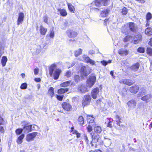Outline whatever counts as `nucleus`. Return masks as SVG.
<instances>
[{"instance_id": "obj_1", "label": "nucleus", "mask_w": 152, "mask_h": 152, "mask_svg": "<svg viewBox=\"0 0 152 152\" xmlns=\"http://www.w3.org/2000/svg\"><path fill=\"white\" fill-rule=\"evenodd\" d=\"M90 134L92 138V140L90 142L92 147L94 146V145L93 144V143L98 142V143H101V138L99 134L93 132L91 133Z\"/></svg>"}, {"instance_id": "obj_2", "label": "nucleus", "mask_w": 152, "mask_h": 152, "mask_svg": "<svg viewBox=\"0 0 152 152\" xmlns=\"http://www.w3.org/2000/svg\"><path fill=\"white\" fill-rule=\"evenodd\" d=\"M96 77L94 74H91L87 80V85L89 87H91L94 84L96 80Z\"/></svg>"}, {"instance_id": "obj_3", "label": "nucleus", "mask_w": 152, "mask_h": 152, "mask_svg": "<svg viewBox=\"0 0 152 152\" xmlns=\"http://www.w3.org/2000/svg\"><path fill=\"white\" fill-rule=\"evenodd\" d=\"M91 98L89 95H85L82 101V105L83 107L87 106L91 102Z\"/></svg>"}, {"instance_id": "obj_4", "label": "nucleus", "mask_w": 152, "mask_h": 152, "mask_svg": "<svg viewBox=\"0 0 152 152\" xmlns=\"http://www.w3.org/2000/svg\"><path fill=\"white\" fill-rule=\"evenodd\" d=\"M132 43L136 44L142 41V36L140 33H138L133 37Z\"/></svg>"}, {"instance_id": "obj_5", "label": "nucleus", "mask_w": 152, "mask_h": 152, "mask_svg": "<svg viewBox=\"0 0 152 152\" xmlns=\"http://www.w3.org/2000/svg\"><path fill=\"white\" fill-rule=\"evenodd\" d=\"M37 132H33L27 134L26 140L27 141L30 142L33 141L36 136L37 134Z\"/></svg>"}, {"instance_id": "obj_6", "label": "nucleus", "mask_w": 152, "mask_h": 152, "mask_svg": "<svg viewBox=\"0 0 152 152\" xmlns=\"http://www.w3.org/2000/svg\"><path fill=\"white\" fill-rule=\"evenodd\" d=\"M80 60L83 61H85L87 63H90L92 65H96L95 64V61L86 55L83 56L82 58H81Z\"/></svg>"}, {"instance_id": "obj_7", "label": "nucleus", "mask_w": 152, "mask_h": 152, "mask_svg": "<svg viewBox=\"0 0 152 152\" xmlns=\"http://www.w3.org/2000/svg\"><path fill=\"white\" fill-rule=\"evenodd\" d=\"M140 99L146 103L152 100V95L150 94H148L143 96H141Z\"/></svg>"}, {"instance_id": "obj_8", "label": "nucleus", "mask_w": 152, "mask_h": 152, "mask_svg": "<svg viewBox=\"0 0 152 152\" xmlns=\"http://www.w3.org/2000/svg\"><path fill=\"white\" fill-rule=\"evenodd\" d=\"M62 106L63 108L67 111H70L72 110V106L67 102H63L62 104Z\"/></svg>"}, {"instance_id": "obj_9", "label": "nucleus", "mask_w": 152, "mask_h": 152, "mask_svg": "<svg viewBox=\"0 0 152 152\" xmlns=\"http://www.w3.org/2000/svg\"><path fill=\"white\" fill-rule=\"evenodd\" d=\"M67 36L70 38H74L76 37L77 33L72 30H68L66 32Z\"/></svg>"}, {"instance_id": "obj_10", "label": "nucleus", "mask_w": 152, "mask_h": 152, "mask_svg": "<svg viewBox=\"0 0 152 152\" xmlns=\"http://www.w3.org/2000/svg\"><path fill=\"white\" fill-rule=\"evenodd\" d=\"M24 15L22 12H19L18 13V17L17 21V25H19L22 23L23 21Z\"/></svg>"}, {"instance_id": "obj_11", "label": "nucleus", "mask_w": 152, "mask_h": 152, "mask_svg": "<svg viewBox=\"0 0 152 152\" xmlns=\"http://www.w3.org/2000/svg\"><path fill=\"white\" fill-rule=\"evenodd\" d=\"M99 92V89L98 88H94L91 92V95L92 97L94 99H96Z\"/></svg>"}, {"instance_id": "obj_12", "label": "nucleus", "mask_w": 152, "mask_h": 152, "mask_svg": "<svg viewBox=\"0 0 152 152\" xmlns=\"http://www.w3.org/2000/svg\"><path fill=\"white\" fill-rule=\"evenodd\" d=\"M78 90L82 93H85L88 91L86 86L83 84L79 85L78 86Z\"/></svg>"}, {"instance_id": "obj_13", "label": "nucleus", "mask_w": 152, "mask_h": 152, "mask_svg": "<svg viewBox=\"0 0 152 152\" xmlns=\"http://www.w3.org/2000/svg\"><path fill=\"white\" fill-rule=\"evenodd\" d=\"M128 24L129 29L131 31L135 32L137 31V27L134 23L130 22Z\"/></svg>"}, {"instance_id": "obj_14", "label": "nucleus", "mask_w": 152, "mask_h": 152, "mask_svg": "<svg viewBox=\"0 0 152 152\" xmlns=\"http://www.w3.org/2000/svg\"><path fill=\"white\" fill-rule=\"evenodd\" d=\"M61 72V70L59 69H56L53 73V78L54 80L57 79Z\"/></svg>"}, {"instance_id": "obj_15", "label": "nucleus", "mask_w": 152, "mask_h": 152, "mask_svg": "<svg viewBox=\"0 0 152 152\" xmlns=\"http://www.w3.org/2000/svg\"><path fill=\"white\" fill-rule=\"evenodd\" d=\"M81 74H83V76H86L89 74V72L88 71V68H87L85 66H82L81 69Z\"/></svg>"}, {"instance_id": "obj_16", "label": "nucleus", "mask_w": 152, "mask_h": 152, "mask_svg": "<svg viewBox=\"0 0 152 152\" xmlns=\"http://www.w3.org/2000/svg\"><path fill=\"white\" fill-rule=\"evenodd\" d=\"M139 89V87L137 85L133 86L131 87L129 91L132 93L136 94L137 92Z\"/></svg>"}, {"instance_id": "obj_17", "label": "nucleus", "mask_w": 152, "mask_h": 152, "mask_svg": "<svg viewBox=\"0 0 152 152\" xmlns=\"http://www.w3.org/2000/svg\"><path fill=\"white\" fill-rule=\"evenodd\" d=\"M32 125L25 126L23 129V132L24 133H27L32 131Z\"/></svg>"}, {"instance_id": "obj_18", "label": "nucleus", "mask_w": 152, "mask_h": 152, "mask_svg": "<svg viewBox=\"0 0 152 152\" xmlns=\"http://www.w3.org/2000/svg\"><path fill=\"white\" fill-rule=\"evenodd\" d=\"M127 104L129 107H134L136 105V102L134 100L132 99L129 101L127 103Z\"/></svg>"}, {"instance_id": "obj_19", "label": "nucleus", "mask_w": 152, "mask_h": 152, "mask_svg": "<svg viewBox=\"0 0 152 152\" xmlns=\"http://www.w3.org/2000/svg\"><path fill=\"white\" fill-rule=\"evenodd\" d=\"M122 83H123L127 85L128 86H131L134 83V82L132 80L126 79L123 80Z\"/></svg>"}, {"instance_id": "obj_20", "label": "nucleus", "mask_w": 152, "mask_h": 152, "mask_svg": "<svg viewBox=\"0 0 152 152\" xmlns=\"http://www.w3.org/2000/svg\"><path fill=\"white\" fill-rule=\"evenodd\" d=\"M94 130L96 134H100L102 131L101 127L95 125L94 127Z\"/></svg>"}, {"instance_id": "obj_21", "label": "nucleus", "mask_w": 152, "mask_h": 152, "mask_svg": "<svg viewBox=\"0 0 152 152\" xmlns=\"http://www.w3.org/2000/svg\"><path fill=\"white\" fill-rule=\"evenodd\" d=\"M118 53L121 56L127 55L128 54V51L123 48L120 49L118 51Z\"/></svg>"}, {"instance_id": "obj_22", "label": "nucleus", "mask_w": 152, "mask_h": 152, "mask_svg": "<svg viewBox=\"0 0 152 152\" xmlns=\"http://www.w3.org/2000/svg\"><path fill=\"white\" fill-rule=\"evenodd\" d=\"M133 39V37L130 35L126 36L123 39L124 42H126L128 41L132 43V41Z\"/></svg>"}, {"instance_id": "obj_23", "label": "nucleus", "mask_w": 152, "mask_h": 152, "mask_svg": "<svg viewBox=\"0 0 152 152\" xmlns=\"http://www.w3.org/2000/svg\"><path fill=\"white\" fill-rule=\"evenodd\" d=\"M56 66L55 64H52L50 66L49 69V74L50 76H52L53 73V72L56 68Z\"/></svg>"}, {"instance_id": "obj_24", "label": "nucleus", "mask_w": 152, "mask_h": 152, "mask_svg": "<svg viewBox=\"0 0 152 152\" xmlns=\"http://www.w3.org/2000/svg\"><path fill=\"white\" fill-rule=\"evenodd\" d=\"M58 10L61 16L65 17L67 15V13L66 10L64 9L58 8Z\"/></svg>"}, {"instance_id": "obj_25", "label": "nucleus", "mask_w": 152, "mask_h": 152, "mask_svg": "<svg viewBox=\"0 0 152 152\" xmlns=\"http://www.w3.org/2000/svg\"><path fill=\"white\" fill-rule=\"evenodd\" d=\"M110 11V10L108 9L105 10H104L102 11L101 12V15L102 17H105L107 16L108 14V13Z\"/></svg>"}, {"instance_id": "obj_26", "label": "nucleus", "mask_w": 152, "mask_h": 152, "mask_svg": "<svg viewBox=\"0 0 152 152\" xmlns=\"http://www.w3.org/2000/svg\"><path fill=\"white\" fill-rule=\"evenodd\" d=\"M47 31V29L43 27L42 26H40V32L41 35H45L46 32Z\"/></svg>"}, {"instance_id": "obj_27", "label": "nucleus", "mask_w": 152, "mask_h": 152, "mask_svg": "<svg viewBox=\"0 0 152 152\" xmlns=\"http://www.w3.org/2000/svg\"><path fill=\"white\" fill-rule=\"evenodd\" d=\"M140 66V64L138 63H137L134 65H132L131 67L132 69L134 71H136L138 70Z\"/></svg>"}, {"instance_id": "obj_28", "label": "nucleus", "mask_w": 152, "mask_h": 152, "mask_svg": "<svg viewBox=\"0 0 152 152\" xmlns=\"http://www.w3.org/2000/svg\"><path fill=\"white\" fill-rule=\"evenodd\" d=\"M7 61V59L6 56L2 57L1 60V63L3 66H5Z\"/></svg>"}, {"instance_id": "obj_29", "label": "nucleus", "mask_w": 152, "mask_h": 152, "mask_svg": "<svg viewBox=\"0 0 152 152\" xmlns=\"http://www.w3.org/2000/svg\"><path fill=\"white\" fill-rule=\"evenodd\" d=\"M145 33L148 36L152 35V28H146L145 31Z\"/></svg>"}, {"instance_id": "obj_30", "label": "nucleus", "mask_w": 152, "mask_h": 152, "mask_svg": "<svg viewBox=\"0 0 152 152\" xmlns=\"http://www.w3.org/2000/svg\"><path fill=\"white\" fill-rule=\"evenodd\" d=\"M25 135L24 134H21L18 137L17 140V142L18 144H21L22 142V140L24 137Z\"/></svg>"}, {"instance_id": "obj_31", "label": "nucleus", "mask_w": 152, "mask_h": 152, "mask_svg": "<svg viewBox=\"0 0 152 152\" xmlns=\"http://www.w3.org/2000/svg\"><path fill=\"white\" fill-rule=\"evenodd\" d=\"M87 121L89 123H92L94 121V118L92 116L88 115L87 116Z\"/></svg>"}, {"instance_id": "obj_32", "label": "nucleus", "mask_w": 152, "mask_h": 152, "mask_svg": "<svg viewBox=\"0 0 152 152\" xmlns=\"http://www.w3.org/2000/svg\"><path fill=\"white\" fill-rule=\"evenodd\" d=\"M48 93L50 96L51 97H53L54 94L53 88L52 87H50L49 89Z\"/></svg>"}, {"instance_id": "obj_33", "label": "nucleus", "mask_w": 152, "mask_h": 152, "mask_svg": "<svg viewBox=\"0 0 152 152\" xmlns=\"http://www.w3.org/2000/svg\"><path fill=\"white\" fill-rule=\"evenodd\" d=\"M78 121L80 125L82 126L84 124V119L82 116H80L79 117L78 119Z\"/></svg>"}, {"instance_id": "obj_34", "label": "nucleus", "mask_w": 152, "mask_h": 152, "mask_svg": "<svg viewBox=\"0 0 152 152\" xmlns=\"http://www.w3.org/2000/svg\"><path fill=\"white\" fill-rule=\"evenodd\" d=\"M82 50L79 49L75 51V55L76 57H77L79 55L82 54Z\"/></svg>"}, {"instance_id": "obj_35", "label": "nucleus", "mask_w": 152, "mask_h": 152, "mask_svg": "<svg viewBox=\"0 0 152 152\" xmlns=\"http://www.w3.org/2000/svg\"><path fill=\"white\" fill-rule=\"evenodd\" d=\"M68 91V88H61L58 90V94H63Z\"/></svg>"}, {"instance_id": "obj_36", "label": "nucleus", "mask_w": 152, "mask_h": 152, "mask_svg": "<svg viewBox=\"0 0 152 152\" xmlns=\"http://www.w3.org/2000/svg\"><path fill=\"white\" fill-rule=\"evenodd\" d=\"M54 36V32L53 30H50V34L47 35V37H50L51 38H53Z\"/></svg>"}, {"instance_id": "obj_37", "label": "nucleus", "mask_w": 152, "mask_h": 152, "mask_svg": "<svg viewBox=\"0 0 152 152\" xmlns=\"http://www.w3.org/2000/svg\"><path fill=\"white\" fill-rule=\"evenodd\" d=\"M91 4H95L96 6L97 7H99L102 4L100 0H96L94 2H92Z\"/></svg>"}, {"instance_id": "obj_38", "label": "nucleus", "mask_w": 152, "mask_h": 152, "mask_svg": "<svg viewBox=\"0 0 152 152\" xmlns=\"http://www.w3.org/2000/svg\"><path fill=\"white\" fill-rule=\"evenodd\" d=\"M71 82V81H69L64 82L61 84V85L62 87H66L67 86H69Z\"/></svg>"}, {"instance_id": "obj_39", "label": "nucleus", "mask_w": 152, "mask_h": 152, "mask_svg": "<svg viewBox=\"0 0 152 152\" xmlns=\"http://www.w3.org/2000/svg\"><path fill=\"white\" fill-rule=\"evenodd\" d=\"M68 6L69 10L72 12H74V7L70 4H68Z\"/></svg>"}, {"instance_id": "obj_40", "label": "nucleus", "mask_w": 152, "mask_h": 152, "mask_svg": "<svg viewBox=\"0 0 152 152\" xmlns=\"http://www.w3.org/2000/svg\"><path fill=\"white\" fill-rule=\"evenodd\" d=\"M83 138L87 144L88 145H89V140H88V137L86 135L84 134L83 135Z\"/></svg>"}, {"instance_id": "obj_41", "label": "nucleus", "mask_w": 152, "mask_h": 152, "mask_svg": "<svg viewBox=\"0 0 152 152\" xmlns=\"http://www.w3.org/2000/svg\"><path fill=\"white\" fill-rule=\"evenodd\" d=\"M68 26V23L66 21H65L63 23L62 28L63 29H65Z\"/></svg>"}, {"instance_id": "obj_42", "label": "nucleus", "mask_w": 152, "mask_h": 152, "mask_svg": "<svg viewBox=\"0 0 152 152\" xmlns=\"http://www.w3.org/2000/svg\"><path fill=\"white\" fill-rule=\"evenodd\" d=\"M115 121L117 124H118L119 123L121 122V118L119 116L116 115L115 116Z\"/></svg>"}, {"instance_id": "obj_43", "label": "nucleus", "mask_w": 152, "mask_h": 152, "mask_svg": "<svg viewBox=\"0 0 152 152\" xmlns=\"http://www.w3.org/2000/svg\"><path fill=\"white\" fill-rule=\"evenodd\" d=\"M128 10L125 7H124L121 11L122 14L123 15H125L128 12Z\"/></svg>"}, {"instance_id": "obj_44", "label": "nucleus", "mask_w": 152, "mask_h": 152, "mask_svg": "<svg viewBox=\"0 0 152 152\" xmlns=\"http://www.w3.org/2000/svg\"><path fill=\"white\" fill-rule=\"evenodd\" d=\"M145 51V48L143 47H139L137 49V51L141 53H144Z\"/></svg>"}, {"instance_id": "obj_45", "label": "nucleus", "mask_w": 152, "mask_h": 152, "mask_svg": "<svg viewBox=\"0 0 152 152\" xmlns=\"http://www.w3.org/2000/svg\"><path fill=\"white\" fill-rule=\"evenodd\" d=\"M101 4L104 6L107 5L108 3L109 0H100Z\"/></svg>"}, {"instance_id": "obj_46", "label": "nucleus", "mask_w": 152, "mask_h": 152, "mask_svg": "<svg viewBox=\"0 0 152 152\" xmlns=\"http://www.w3.org/2000/svg\"><path fill=\"white\" fill-rule=\"evenodd\" d=\"M152 18V15L150 13L148 12L146 16V18L147 21H149Z\"/></svg>"}, {"instance_id": "obj_47", "label": "nucleus", "mask_w": 152, "mask_h": 152, "mask_svg": "<svg viewBox=\"0 0 152 152\" xmlns=\"http://www.w3.org/2000/svg\"><path fill=\"white\" fill-rule=\"evenodd\" d=\"M23 131V129H16L15 132L17 134H20Z\"/></svg>"}, {"instance_id": "obj_48", "label": "nucleus", "mask_w": 152, "mask_h": 152, "mask_svg": "<svg viewBox=\"0 0 152 152\" xmlns=\"http://www.w3.org/2000/svg\"><path fill=\"white\" fill-rule=\"evenodd\" d=\"M147 53L151 56L152 55V48H147L146 50Z\"/></svg>"}, {"instance_id": "obj_49", "label": "nucleus", "mask_w": 152, "mask_h": 152, "mask_svg": "<svg viewBox=\"0 0 152 152\" xmlns=\"http://www.w3.org/2000/svg\"><path fill=\"white\" fill-rule=\"evenodd\" d=\"M104 142L106 143L107 145H110L111 143V141L110 139H105Z\"/></svg>"}, {"instance_id": "obj_50", "label": "nucleus", "mask_w": 152, "mask_h": 152, "mask_svg": "<svg viewBox=\"0 0 152 152\" xmlns=\"http://www.w3.org/2000/svg\"><path fill=\"white\" fill-rule=\"evenodd\" d=\"M27 84L26 83H23L21 86L20 88L22 89H25L27 88Z\"/></svg>"}, {"instance_id": "obj_51", "label": "nucleus", "mask_w": 152, "mask_h": 152, "mask_svg": "<svg viewBox=\"0 0 152 152\" xmlns=\"http://www.w3.org/2000/svg\"><path fill=\"white\" fill-rule=\"evenodd\" d=\"M6 122L4 121V119L1 117V115L0 114V125H4L5 124Z\"/></svg>"}, {"instance_id": "obj_52", "label": "nucleus", "mask_w": 152, "mask_h": 152, "mask_svg": "<svg viewBox=\"0 0 152 152\" xmlns=\"http://www.w3.org/2000/svg\"><path fill=\"white\" fill-rule=\"evenodd\" d=\"M63 95H56V98L59 101H62L63 99Z\"/></svg>"}, {"instance_id": "obj_53", "label": "nucleus", "mask_w": 152, "mask_h": 152, "mask_svg": "<svg viewBox=\"0 0 152 152\" xmlns=\"http://www.w3.org/2000/svg\"><path fill=\"white\" fill-rule=\"evenodd\" d=\"M65 76L67 77H69L71 76V72L70 71H68L66 72Z\"/></svg>"}, {"instance_id": "obj_54", "label": "nucleus", "mask_w": 152, "mask_h": 152, "mask_svg": "<svg viewBox=\"0 0 152 152\" xmlns=\"http://www.w3.org/2000/svg\"><path fill=\"white\" fill-rule=\"evenodd\" d=\"M74 79L76 82L78 83L80 80V77L78 75H76L75 76Z\"/></svg>"}, {"instance_id": "obj_55", "label": "nucleus", "mask_w": 152, "mask_h": 152, "mask_svg": "<svg viewBox=\"0 0 152 152\" xmlns=\"http://www.w3.org/2000/svg\"><path fill=\"white\" fill-rule=\"evenodd\" d=\"M127 29L125 27L123 28L122 30V32L123 33H124L125 34H128L129 32L127 31Z\"/></svg>"}, {"instance_id": "obj_56", "label": "nucleus", "mask_w": 152, "mask_h": 152, "mask_svg": "<svg viewBox=\"0 0 152 152\" xmlns=\"http://www.w3.org/2000/svg\"><path fill=\"white\" fill-rule=\"evenodd\" d=\"M146 93V90L145 89H144L142 90L140 93V96H144Z\"/></svg>"}, {"instance_id": "obj_57", "label": "nucleus", "mask_w": 152, "mask_h": 152, "mask_svg": "<svg viewBox=\"0 0 152 152\" xmlns=\"http://www.w3.org/2000/svg\"><path fill=\"white\" fill-rule=\"evenodd\" d=\"M112 121H109L107 124V127H109L110 128H112L113 126H112Z\"/></svg>"}, {"instance_id": "obj_58", "label": "nucleus", "mask_w": 152, "mask_h": 152, "mask_svg": "<svg viewBox=\"0 0 152 152\" xmlns=\"http://www.w3.org/2000/svg\"><path fill=\"white\" fill-rule=\"evenodd\" d=\"M101 63L104 66H106L108 64V63L107 62V61H106L105 60H103L101 61Z\"/></svg>"}, {"instance_id": "obj_59", "label": "nucleus", "mask_w": 152, "mask_h": 152, "mask_svg": "<svg viewBox=\"0 0 152 152\" xmlns=\"http://www.w3.org/2000/svg\"><path fill=\"white\" fill-rule=\"evenodd\" d=\"M120 123H119V124H117L120 127H118V128L119 129L121 130L122 129V128H124V126L122 124H121Z\"/></svg>"}, {"instance_id": "obj_60", "label": "nucleus", "mask_w": 152, "mask_h": 152, "mask_svg": "<svg viewBox=\"0 0 152 152\" xmlns=\"http://www.w3.org/2000/svg\"><path fill=\"white\" fill-rule=\"evenodd\" d=\"M39 72V69L37 68H36L34 69V74L35 75H37L38 74Z\"/></svg>"}, {"instance_id": "obj_61", "label": "nucleus", "mask_w": 152, "mask_h": 152, "mask_svg": "<svg viewBox=\"0 0 152 152\" xmlns=\"http://www.w3.org/2000/svg\"><path fill=\"white\" fill-rule=\"evenodd\" d=\"M4 132V130L3 126H0V132L3 134Z\"/></svg>"}, {"instance_id": "obj_62", "label": "nucleus", "mask_w": 152, "mask_h": 152, "mask_svg": "<svg viewBox=\"0 0 152 152\" xmlns=\"http://www.w3.org/2000/svg\"><path fill=\"white\" fill-rule=\"evenodd\" d=\"M87 128L88 131L89 132H91L92 130V127L90 125H88Z\"/></svg>"}, {"instance_id": "obj_63", "label": "nucleus", "mask_w": 152, "mask_h": 152, "mask_svg": "<svg viewBox=\"0 0 152 152\" xmlns=\"http://www.w3.org/2000/svg\"><path fill=\"white\" fill-rule=\"evenodd\" d=\"M135 1L141 4L144 3L145 2V0H135Z\"/></svg>"}, {"instance_id": "obj_64", "label": "nucleus", "mask_w": 152, "mask_h": 152, "mask_svg": "<svg viewBox=\"0 0 152 152\" xmlns=\"http://www.w3.org/2000/svg\"><path fill=\"white\" fill-rule=\"evenodd\" d=\"M44 21V22L46 23H48V18L46 16H45L43 17Z\"/></svg>"}]
</instances>
